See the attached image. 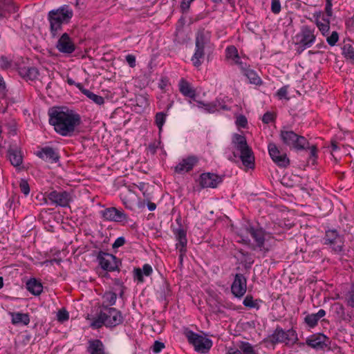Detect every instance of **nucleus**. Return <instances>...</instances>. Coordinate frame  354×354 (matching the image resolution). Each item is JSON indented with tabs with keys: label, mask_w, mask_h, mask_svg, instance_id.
<instances>
[{
	"label": "nucleus",
	"mask_w": 354,
	"mask_h": 354,
	"mask_svg": "<svg viewBox=\"0 0 354 354\" xmlns=\"http://www.w3.org/2000/svg\"><path fill=\"white\" fill-rule=\"evenodd\" d=\"M26 289L33 295L38 296L43 291V285L35 278H30L26 283Z\"/></svg>",
	"instance_id": "a878e982"
},
{
	"label": "nucleus",
	"mask_w": 354,
	"mask_h": 354,
	"mask_svg": "<svg viewBox=\"0 0 354 354\" xmlns=\"http://www.w3.org/2000/svg\"><path fill=\"white\" fill-rule=\"evenodd\" d=\"M269 155L272 161L279 167L286 168L290 165L287 154L280 150L276 144L269 143L268 146Z\"/></svg>",
	"instance_id": "9b49d317"
},
{
	"label": "nucleus",
	"mask_w": 354,
	"mask_h": 354,
	"mask_svg": "<svg viewBox=\"0 0 354 354\" xmlns=\"http://www.w3.org/2000/svg\"><path fill=\"white\" fill-rule=\"evenodd\" d=\"M345 24H346V29L348 31L354 32V18L353 17H350V18L347 19Z\"/></svg>",
	"instance_id": "5fc2aeb1"
},
{
	"label": "nucleus",
	"mask_w": 354,
	"mask_h": 354,
	"mask_svg": "<svg viewBox=\"0 0 354 354\" xmlns=\"http://www.w3.org/2000/svg\"><path fill=\"white\" fill-rule=\"evenodd\" d=\"M211 44V32L204 28L200 29L196 34L195 52L191 58L192 64L196 67L202 64L205 57V49Z\"/></svg>",
	"instance_id": "20e7f679"
},
{
	"label": "nucleus",
	"mask_w": 354,
	"mask_h": 354,
	"mask_svg": "<svg viewBox=\"0 0 354 354\" xmlns=\"http://www.w3.org/2000/svg\"><path fill=\"white\" fill-rule=\"evenodd\" d=\"M214 103L217 104L218 111L222 109L225 111H229L230 109L223 103V101L221 99H216L214 101Z\"/></svg>",
	"instance_id": "6e6d98bb"
},
{
	"label": "nucleus",
	"mask_w": 354,
	"mask_h": 354,
	"mask_svg": "<svg viewBox=\"0 0 354 354\" xmlns=\"http://www.w3.org/2000/svg\"><path fill=\"white\" fill-rule=\"evenodd\" d=\"M239 66L242 71L243 74L245 72L246 70H248L249 68L247 67V64H244L243 62H240Z\"/></svg>",
	"instance_id": "774afa93"
},
{
	"label": "nucleus",
	"mask_w": 354,
	"mask_h": 354,
	"mask_svg": "<svg viewBox=\"0 0 354 354\" xmlns=\"http://www.w3.org/2000/svg\"><path fill=\"white\" fill-rule=\"evenodd\" d=\"M167 113L165 112H158L155 115V124L158 127L159 131H161L162 127L165 123Z\"/></svg>",
	"instance_id": "58836bf2"
},
{
	"label": "nucleus",
	"mask_w": 354,
	"mask_h": 354,
	"mask_svg": "<svg viewBox=\"0 0 354 354\" xmlns=\"http://www.w3.org/2000/svg\"><path fill=\"white\" fill-rule=\"evenodd\" d=\"M192 1L189 0H182L180 3V8L183 12H186L189 10Z\"/></svg>",
	"instance_id": "bf43d9fd"
},
{
	"label": "nucleus",
	"mask_w": 354,
	"mask_h": 354,
	"mask_svg": "<svg viewBox=\"0 0 354 354\" xmlns=\"http://www.w3.org/2000/svg\"><path fill=\"white\" fill-rule=\"evenodd\" d=\"M147 208L149 211H153L156 208V205L154 203H151L149 201H147Z\"/></svg>",
	"instance_id": "69168bd1"
},
{
	"label": "nucleus",
	"mask_w": 354,
	"mask_h": 354,
	"mask_svg": "<svg viewBox=\"0 0 354 354\" xmlns=\"http://www.w3.org/2000/svg\"><path fill=\"white\" fill-rule=\"evenodd\" d=\"M97 261L100 268L106 272L120 271L121 260L115 255L100 250L97 254Z\"/></svg>",
	"instance_id": "1a4fd4ad"
},
{
	"label": "nucleus",
	"mask_w": 354,
	"mask_h": 354,
	"mask_svg": "<svg viewBox=\"0 0 354 354\" xmlns=\"http://www.w3.org/2000/svg\"><path fill=\"white\" fill-rule=\"evenodd\" d=\"M56 48L62 53L71 54L75 51V46L68 34L65 32L58 39Z\"/></svg>",
	"instance_id": "6ab92c4d"
},
{
	"label": "nucleus",
	"mask_w": 354,
	"mask_h": 354,
	"mask_svg": "<svg viewBox=\"0 0 354 354\" xmlns=\"http://www.w3.org/2000/svg\"><path fill=\"white\" fill-rule=\"evenodd\" d=\"M346 301L348 306L354 308V286L348 292Z\"/></svg>",
	"instance_id": "8fccbe9b"
},
{
	"label": "nucleus",
	"mask_w": 354,
	"mask_h": 354,
	"mask_svg": "<svg viewBox=\"0 0 354 354\" xmlns=\"http://www.w3.org/2000/svg\"><path fill=\"white\" fill-rule=\"evenodd\" d=\"M243 75L247 77L250 83L255 85H259L261 84V78L254 70L248 68L245 71Z\"/></svg>",
	"instance_id": "f704fd0d"
},
{
	"label": "nucleus",
	"mask_w": 354,
	"mask_h": 354,
	"mask_svg": "<svg viewBox=\"0 0 354 354\" xmlns=\"http://www.w3.org/2000/svg\"><path fill=\"white\" fill-rule=\"evenodd\" d=\"M133 279L137 281L138 283L144 282V275L149 277L153 272L152 267L146 263L142 266V268H134L133 269Z\"/></svg>",
	"instance_id": "5701e85b"
},
{
	"label": "nucleus",
	"mask_w": 354,
	"mask_h": 354,
	"mask_svg": "<svg viewBox=\"0 0 354 354\" xmlns=\"http://www.w3.org/2000/svg\"><path fill=\"white\" fill-rule=\"evenodd\" d=\"M261 299H254L252 295H247L243 301V304L248 308H254L259 310L260 308Z\"/></svg>",
	"instance_id": "72a5a7b5"
},
{
	"label": "nucleus",
	"mask_w": 354,
	"mask_h": 354,
	"mask_svg": "<svg viewBox=\"0 0 354 354\" xmlns=\"http://www.w3.org/2000/svg\"><path fill=\"white\" fill-rule=\"evenodd\" d=\"M198 162V158L195 156H189L182 160L176 167L175 171L181 174L185 171H191L194 165Z\"/></svg>",
	"instance_id": "412c9836"
},
{
	"label": "nucleus",
	"mask_w": 354,
	"mask_h": 354,
	"mask_svg": "<svg viewBox=\"0 0 354 354\" xmlns=\"http://www.w3.org/2000/svg\"><path fill=\"white\" fill-rule=\"evenodd\" d=\"M239 349L243 353L240 354H257L252 345L248 342H241Z\"/></svg>",
	"instance_id": "4c0bfd02"
},
{
	"label": "nucleus",
	"mask_w": 354,
	"mask_h": 354,
	"mask_svg": "<svg viewBox=\"0 0 354 354\" xmlns=\"http://www.w3.org/2000/svg\"><path fill=\"white\" fill-rule=\"evenodd\" d=\"M102 313L106 315V327L113 328L121 324L124 321V317L120 310L115 308L102 304Z\"/></svg>",
	"instance_id": "f8f14e48"
},
{
	"label": "nucleus",
	"mask_w": 354,
	"mask_h": 354,
	"mask_svg": "<svg viewBox=\"0 0 354 354\" xmlns=\"http://www.w3.org/2000/svg\"><path fill=\"white\" fill-rule=\"evenodd\" d=\"M232 145H233V147L239 152L250 148L247 143L246 138L245 136L238 133H234L233 135L232 139Z\"/></svg>",
	"instance_id": "393cba45"
},
{
	"label": "nucleus",
	"mask_w": 354,
	"mask_h": 354,
	"mask_svg": "<svg viewBox=\"0 0 354 354\" xmlns=\"http://www.w3.org/2000/svg\"><path fill=\"white\" fill-rule=\"evenodd\" d=\"M223 182V176L216 174L203 173L199 177V184L201 188H216Z\"/></svg>",
	"instance_id": "2eb2a0df"
},
{
	"label": "nucleus",
	"mask_w": 354,
	"mask_h": 354,
	"mask_svg": "<svg viewBox=\"0 0 354 354\" xmlns=\"http://www.w3.org/2000/svg\"><path fill=\"white\" fill-rule=\"evenodd\" d=\"M9 315L11 317V323L13 325L26 326L30 323V316L28 313L21 312H10Z\"/></svg>",
	"instance_id": "b1692460"
},
{
	"label": "nucleus",
	"mask_w": 354,
	"mask_h": 354,
	"mask_svg": "<svg viewBox=\"0 0 354 354\" xmlns=\"http://www.w3.org/2000/svg\"><path fill=\"white\" fill-rule=\"evenodd\" d=\"M308 148L310 149V157L316 158H317V147L315 145H313L310 147H309V146H308L307 149H308Z\"/></svg>",
	"instance_id": "052dcab7"
},
{
	"label": "nucleus",
	"mask_w": 354,
	"mask_h": 354,
	"mask_svg": "<svg viewBox=\"0 0 354 354\" xmlns=\"http://www.w3.org/2000/svg\"><path fill=\"white\" fill-rule=\"evenodd\" d=\"M32 336L30 334H25L22 335V343L24 345L28 344L31 340Z\"/></svg>",
	"instance_id": "680f3d73"
},
{
	"label": "nucleus",
	"mask_w": 354,
	"mask_h": 354,
	"mask_svg": "<svg viewBox=\"0 0 354 354\" xmlns=\"http://www.w3.org/2000/svg\"><path fill=\"white\" fill-rule=\"evenodd\" d=\"M281 6L279 0L271 1V11L274 14H279L281 12Z\"/></svg>",
	"instance_id": "09e8293b"
},
{
	"label": "nucleus",
	"mask_w": 354,
	"mask_h": 354,
	"mask_svg": "<svg viewBox=\"0 0 354 354\" xmlns=\"http://www.w3.org/2000/svg\"><path fill=\"white\" fill-rule=\"evenodd\" d=\"M239 157L243 165L248 169L254 168V156L252 149L250 147L245 151L240 152L239 156L235 151H232V155L228 157V160L232 161L234 158Z\"/></svg>",
	"instance_id": "dca6fc26"
},
{
	"label": "nucleus",
	"mask_w": 354,
	"mask_h": 354,
	"mask_svg": "<svg viewBox=\"0 0 354 354\" xmlns=\"http://www.w3.org/2000/svg\"><path fill=\"white\" fill-rule=\"evenodd\" d=\"M102 216L107 220L115 222H122L127 220V215L124 211L115 207H109L100 212Z\"/></svg>",
	"instance_id": "a211bd4d"
},
{
	"label": "nucleus",
	"mask_w": 354,
	"mask_h": 354,
	"mask_svg": "<svg viewBox=\"0 0 354 354\" xmlns=\"http://www.w3.org/2000/svg\"><path fill=\"white\" fill-rule=\"evenodd\" d=\"M322 241L324 245L328 246L337 254L344 252V236L340 234L335 229H328L326 230Z\"/></svg>",
	"instance_id": "0eeeda50"
},
{
	"label": "nucleus",
	"mask_w": 354,
	"mask_h": 354,
	"mask_svg": "<svg viewBox=\"0 0 354 354\" xmlns=\"http://www.w3.org/2000/svg\"><path fill=\"white\" fill-rule=\"evenodd\" d=\"M246 232L250 234L255 242V245L252 247V250H259L264 254L267 253L270 249L266 247V237L268 233L261 227H254L250 224L246 227Z\"/></svg>",
	"instance_id": "9d476101"
},
{
	"label": "nucleus",
	"mask_w": 354,
	"mask_h": 354,
	"mask_svg": "<svg viewBox=\"0 0 354 354\" xmlns=\"http://www.w3.org/2000/svg\"><path fill=\"white\" fill-rule=\"evenodd\" d=\"M317 32L313 26L304 25L295 35L296 52L301 54L306 49L310 48L315 42Z\"/></svg>",
	"instance_id": "39448f33"
},
{
	"label": "nucleus",
	"mask_w": 354,
	"mask_h": 354,
	"mask_svg": "<svg viewBox=\"0 0 354 354\" xmlns=\"http://www.w3.org/2000/svg\"><path fill=\"white\" fill-rule=\"evenodd\" d=\"M35 154L43 160L50 163H56L60 158L58 151L55 149L48 146L40 148Z\"/></svg>",
	"instance_id": "f3484780"
},
{
	"label": "nucleus",
	"mask_w": 354,
	"mask_h": 354,
	"mask_svg": "<svg viewBox=\"0 0 354 354\" xmlns=\"http://www.w3.org/2000/svg\"><path fill=\"white\" fill-rule=\"evenodd\" d=\"M57 319L60 322H64L69 319V314L65 308L59 310L57 313Z\"/></svg>",
	"instance_id": "c03bdc74"
},
{
	"label": "nucleus",
	"mask_w": 354,
	"mask_h": 354,
	"mask_svg": "<svg viewBox=\"0 0 354 354\" xmlns=\"http://www.w3.org/2000/svg\"><path fill=\"white\" fill-rule=\"evenodd\" d=\"M276 119V115L270 111L265 113L262 117V122L264 124H269L271 122H274Z\"/></svg>",
	"instance_id": "de8ad7c7"
},
{
	"label": "nucleus",
	"mask_w": 354,
	"mask_h": 354,
	"mask_svg": "<svg viewBox=\"0 0 354 354\" xmlns=\"http://www.w3.org/2000/svg\"><path fill=\"white\" fill-rule=\"evenodd\" d=\"M288 87H289L288 85H286V86H283V87L280 88L277 91V92L276 93V95L277 96V97L279 100H282V99H286L287 100H290V97H288Z\"/></svg>",
	"instance_id": "79ce46f5"
},
{
	"label": "nucleus",
	"mask_w": 354,
	"mask_h": 354,
	"mask_svg": "<svg viewBox=\"0 0 354 354\" xmlns=\"http://www.w3.org/2000/svg\"><path fill=\"white\" fill-rule=\"evenodd\" d=\"M298 340L297 333L292 328L285 331L280 326H277L273 333L268 337V341L272 344L285 342L287 345H293Z\"/></svg>",
	"instance_id": "6e6552de"
},
{
	"label": "nucleus",
	"mask_w": 354,
	"mask_h": 354,
	"mask_svg": "<svg viewBox=\"0 0 354 354\" xmlns=\"http://www.w3.org/2000/svg\"><path fill=\"white\" fill-rule=\"evenodd\" d=\"M180 92L185 97L194 99L196 97V91L191 86V84L185 79L182 78L178 84Z\"/></svg>",
	"instance_id": "cd10ccee"
},
{
	"label": "nucleus",
	"mask_w": 354,
	"mask_h": 354,
	"mask_svg": "<svg viewBox=\"0 0 354 354\" xmlns=\"http://www.w3.org/2000/svg\"><path fill=\"white\" fill-rule=\"evenodd\" d=\"M226 57L229 59H239V55L238 53V50L234 46H227L226 50Z\"/></svg>",
	"instance_id": "ea45409f"
},
{
	"label": "nucleus",
	"mask_w": 354,
	"mask_h": 354,
	"mask_svg": "<svg viewBox=\"0 0 354 354\" xmlns=\"http://www.w3.org/2000/svg\"><path fill=\"white\" fill-rule=\"evenodd\" d=\"M0 91L3 93L7 91L6 82L1 75H0Z\"/></svg>",
	"instance_id": "e2e57ef3"
},
{
	"label": "nucleus",
	"mask_w": 354,
	"mask_h": 354,
	"mask_svg": "<svg viewBox=\"0 0 354 354\" xmlns=\"http://www.w3.org/2000/svg\"><path fill=\"white\" fill-rule=\"evenodd\" d=\"M236 124L241 127L245 128L248 124L247 118L245 116L241 115L236 118Z\"/></svg>",
	"instance_id": "603ef678"
},
{
	"label": "nucleus",
	"mask_w": 354,
	"mask_h": 354,
	"mask_svg": "<svg viewBox=\"0 0 354 354\" xmlns=\"http://www.w3.org/2000/svg\"><path fill=\"white\" fill-rule=\"evenodd\" d=\"M198 104H200L201 106L204 107L205 109L208 113H214L218 111L217 104L216 103H214V102L207 104H205L203 102H198Z\"/></svg>",
	"instance_id": "37998d69"
},
{
	"label": "nucleus",
	"mask_w": 354,
	"mask_h": 354,
	"mask_svg": "<svg viewBox=\"0 0 354 354\" xmlns=\"http://www.w3.org/2000/svg\"><path fill=\"white\" fill-rule=\"evenodd\" d=\"M321 16V12L317 15H315L316 19V25L319 28V31L322 34L325 36L326 35L330 30V19L328 18H326L324 15H322V21H320L319 18Z\"/></svg>",
	"instance_id": "7c9ffc66"
},
{
	"label": "nucleus",
	"mask_w": 354,
	"mask_h": 354,
	"mask_svg": "<svg viewBox=\"0 0 354 354\" xmlns=\"http://www.w3.org/2000/svg\"><path fill=\"white\" fill-rule=\"evenodd\" d=\"M46 197L47 198H45L46 203H47V199H48L51 204L62 207H68L71 201V194L66 191L57 192L53 190L48 193Z\"/></svg>",
	"instance_id": "ddd939ff"
},
{
	"label": "nucleus",
	"mask_w": 354,
	"mask_h": 354,
	"mask_svg": "<svg viewBox=\"0 0 354 354\" xmlns=\"http://www.w3.org/2000/svg\"><path fill=\"white\" fill-rule=\"evenodd\" d=\"M184 335L189 344L194 347L196 352L206 353L212 346V341L201 335H199L189 328H185Z\"/></svg>",
	"instance_id": "423d86ee"
},
{
	"label": "nucleus",
	"mask_w": 354,
	"mask_h": 354,
	"mask_svg": "<svg viewBox=\"0 0 354 354\" xmlns=\"http://www.w3.org/2000/svg\"><path fill=\"white\" fill-rule=\"evenodd\" d=\"M125 243V239L123 236H120L116 239L115 242L113 243V248H118L122 246Z\"/></svg>",
	"instance_id": "4d7b16f0"
},
{
	"label": "nucleus",
	"mask_w": 354,
	"mask_h": 354,
	"mask_svg": "<svg viewBox=\"0 0 354 354\" xmlns=\"http://www.w3.org/2000/svg\"><path fill=\"white\" fill-rule=\"evenodd\" d=\"M148 149L152 154H154L156 152L157 146L155 142L150 143L149 145Z\"/></svg>",
	"instance_id": "0e129e2a"
},
{
	"label": "nucleus",
	"mask_w": 354,
	"mask_h": 354,
	"mask_svg": "<svg viewBox=\"0 0 354 354\" xmlns=\"http://www.w3.org/2000/svg\"><path fill=\"white\" fill-rule=\"evenodd\" d=\"M48 114L49 124L54 127L56 133L62 136L70 137L75 134L82 124L79 113L65 106L50 108Z\"/></svg>",
	"instance_id": "f257e3e1"
},
{
	"label": "nucleus",
	"mask_w": 354,
	"mask_h": 354,
	"mask_svg": "<svg viewBox=\"0 0 354 354\" xmlns=\"http://www.w3.org/2000/svg\"><path fill=\"white\" fill-rule=\"evenodd\" d=\"M19 75L26 80H35L39 76V71L36 67H21L19 68Z\"/></svg>",
	"instance_id": "bb28decb"
},
{
	"label": "nucleus",
	"mask_w": 354,
	"mask_h": 354,
	"mask_svg": "<svg viewBox=\"0 0 354 354\" xmlns=\"http://www.w3.org/2000/svg\"><path fill=\"white\" fill-rule=\"evenodd\" d=\"M339 39V34L337 31H333L331 35L326 38V41L330 46H334Z\"/></svg>",
	"instance_id": "a18cd8bd"
},
{
	"label": "nucleus",
	"mask_w": 354,
	"mask_h": 354,
	"mask_svg": "<svg viewBox=\"0 0 354 354\" xmlns=\"http://www.w3.org/2000/svg\"><path fill=\"white\" fill-rule=\"evenodd\" d=\"M342 54L346 59L354 64V48L350 44H346L342 48Z\"/></svg>",
	"instance_id": "e433bc0d"
},
{
	"label": "nucleus",
	"mask_w": 354,
	"mask_h": 354,
	"mask_svg": "<svg viewBox=\"0 0 354 354\" xmlns=\"http://www.w3.org/2000/svg\"><path fill=\"white\" fill-rule=\"evenodd\" d=\"M8 156L10 163L14 167H19L22 164L23 158L21 151L17 149H10L8 151Z\"/></svg>",
	"instance_id": "2f4dec72"
},
{
	"label": "nucleus",
	"mask_w": 354,
	"mask_h": 354,
	"mask_svg": "<svg viewBox=\"0 0 354 354\" xmlns=\"http://www.w3.org/2000/svg\"><path fill=\"white\" fill-rule=\"evenodd\" d=\"M326 315L324 309H320L317 313L308 314L304 317V322L310 328L315 327L318 321Z\"/></svg>",
	"instance_id": "c756f323"
},
{
	"label": "nucleus",
	"mask_w": 354,
	"mask_h": 354,
	"mask_svg": "<svg viewBox=\"0 0 354 354\" xmlns=\"http://www.w3.org/2000/svg\"><path fill=\"white\" fill-rule=\"evenodd\" d=\"M332 0H326V3L325 6V12L326 14V18H330L333 15L332 10Z\"/></svg>",
	"instance_id": "864d4df0"
},
{
	"label": "nucleus",
	"mask_w": 354,
	"mask_h": 354,
	"mask_svg": "<svg viewBox=\"0 0 354 354\" xmlns=\"http://www.w3.org/2000/svg\"><path fill=\"white\" fill-rule=\"evenodd\" d=\"M104 301L109 304V306L115 305L117 299L116 293L113 292H106L103 296Z\"/></svg>",
	"instance_id": "a19ab883"
},
{
	"label": "nucleus",
	"mask_w": 354,
	"mask_h": 354,
	"mask_svg": "<svg viewBox=\"0 0 354 354\" xmlns=\"http://www.w3.org/2000/svg\"><path fill=\"white\" fill-rule=\"evenodd\" d=\"M125 59L130 67L133 68L136 66V57L133 55H127Z\"/></svg>",
	"instance_id": "13d9d810"
},
{
	"label": "nucleus",
	"mask_w": 354,
	"mask_h": 354,
	"mask_svg": "<svg viewBox=\"0 0 354 354\" xmlns=\"http://www.w3.org/2000/svg\"><path fill=\"white\" fill-rule=\"evenodd\" d=\"M88 351L91 354H104L102 342L99 339L90 341Z\"/></svg>",
	"instance_id": "473e14b6"
},
{
	"label": "nucleus",
	"mask_w": 354,
	"mask_h": 354,
	"mask_svg": "<svg viewBox=\"0 0 354 354\" xmlns=\"http://www.w3.org/2000/svg\"><path fill=\"white\" fill-rule=\"evenodd\" d=\"M106 315L102 313V310H101L96 316V317L93 320L91 323V326L93 328H100L103 325H104L106 327Z\"/></svg>",
	"instance_id": "c9c22d12"
},
{
	"label": "nucleus",
	"mask_w": 354,
	"mask_h": 354,
	"mask_svg": "<svg viewBox=\"0 0 354 354\" xmlns=\"http://www.w3.org/2000/svg\"><path fill=\"white\" fill-rule=\"evenodd\" d=\"M76 86L79 88V90L84 95H85L88 98H89L91 100H92L96 104L102 105L104 103V100L103 97L98 95L97 94H95L94 93L91 92V91L85 88L81 83L77 84Z\"/></svg>",
	"instance_id": "c85d7f7f"
},
{
	"label": "nucleus",
	"mask_w": 354,
	"mask_h": 354,
	"mask_svg": "<svg viewBox=\"0 0 354 354\" xmlns=\"http://www.w3.org/2000/svg\"><path fill=\"white\" fill-rule=\"evenodd\" d=\"M279 139L283 145L295 151L305 150L309 145L304 136L297 134L286 126L280 129Z\"/></svg>",
	"instance_id": "7ed1b4c3"
},
{
	"label": "nucleus",
	"mask_w": 354,
	"mask_h": 354,
	"mask_svg": "<svg viewBox=\"0 0 354 354\" xmlns=\"http://www.w3.org/2000/svg\"><path fill=\"white\" fill-rule=\"evenodd\" d=\"M19 188L21 192L25 195L27 196L30 193V186L28 183L25 179H21L19 183Z\"/></svg>",
	"instance_id": "49530a36"
},
{
	"label": "nucleus",
	"mask_w": 354,
	"mask_h": 354,
	"mask_svg": "<svg viewBox=\"0 0 354 354\" xmlns=\"http://www.w3.org/2000/svg\"><path fill=\"white\" fill-rule=\"evenodd\" d=\"M328 339V337L322 334L318 333L317 335H311L306 339V344L315 349L317 350H323L324 349L327 344L326 341Z\"/></svg>",
	"instance_id": "aec40b11"
},
{
	"label": "nucleus",
	"mask_w": 354,
	"mask_h": 354,
	"mask_svg": "<svg viewBox=\"0 0 354 354\" xmlns=\"http://www.w3.org/2000/svg\"><path fill=\"white\" fill-rule=\"evenodd\" d=\"M173 232L175 234L177 241H178V243H176V248L179 250L180 252L182 253L184 251H187L186 246L187 243V239L186 231L181 227V225L180 224V227L176 230H174Z\"/></svg>",
	"instance_id": "4be33fe9"
},
{
	"label": "nucleus",
	"mask_w": 354,
	"mask_h": 354,
	"mask_svg": "<svg viewBox=\"0 0 354 354\" xmlns=\"http://www.w3.org/2000/svg\"><path fill=\"white\" fill-rule=\"evenodd\" d=\"M246 290L247 279L241 273L236 274L231 286L232 295L237 298H241L245 294Z\"/></svg>",
	"instance_id": "4468645a"
},
{
	"label": "nucleus",
	"mask_w": 354,
	"mask_h": 354,
	"mask_svg": "<svg viewBox=\"0 0 354 354\" xmlns=\"http://www.w3.org/2000/svg\"><path fill=\"white\" fill-rule=\"evenodd\" d=\"M147 185V183H143V182H141L138 185H136L138 187V188L142 191V192H145V188H146V186Z\"/></svg>",
	"instance_id": "338daca9"
},
{
	"label": "nucleus",
	"mask_w": 354,
	"mask_h": 354,
	"mask_svg": "<svg viewBox=\"0 0 354 354\" xmlns=\"http://www.w3.org/2000/svg\"><path fill=\"white\" fill-rule=\"evenodd\" d=\"M165 348V344L160 341H155L153 345V352L154 353H160Z\"/></svg>",
	"instance_id": "3c124183"
},
{
	"label": "nucleus",
	"mask_w": 354,
	"mask_h": 354,
	"mask_svg": "<svg viewBox=\"0 0 354 354\" xmlns=\"http://www.w3.org/2000/svg\"><path fill=\"white\" fill-rule=\"evenodd\" d=\"M73 16V12L68 6H63L48 12L47 19L50 24V32L53 38L59 35L63 26L68 24Z\"/></svg>",
	"instance_id": "f03ea898"
}]
</instances>
